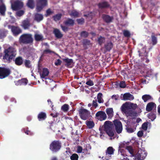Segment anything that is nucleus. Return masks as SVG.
I'll use <instances>...</instances> for the list:
<instances>
[{
	"label": "nucleus",
	"instance_id": "45",
	"mask_svg": "<svg viewBox=\"0 0 160 160\" xmlns=\"http://www.w3.org/2000/svg\"><path fill=\"white\" fill-rule=\"evenodd\" d=\"M126 130L128 132L131 133L134 132L135 131V129L130 127H127L126 128Z\"/></svg>",
	"mask_w": 160,
	"mask_h": 160
},
{
	"label": "nucleus",
	"instance_id": "37",
	"mask_svg": "<svg viewBox=\"0 0 160 160\" xmlns=\"http://www.w3.org/2000/svg\"><path fill=\"white\" fill-rule=\"evenodd\" d=\"M108 4L106 2L100 3L98 5V7L99 8H106L108 7Z\"/></svg>",
	"mask_w": 160,
	"mask_h": 160
},
{
	"label": "nucleus",
	"instance_id": "21",
	"mask_svg": "<svg viewBox=\"0 0 160 160\" xmlns=\"http://www.w3.org/2000/svg\"><path fill=\"white\" fill-rule=\"evenodd\" d=\"M63 60L66 62V65L68 67H71L72 66L73 63L72 59L67 58L63 59Z\"/></svg>",
	"mask_w": 160,
	"mask_h": 160
},
{
	"label": "nucleus",
	"instance_id": "56",
	"mask_svg": "<svg viewBox=\"0 0 160 160\" xmlns=\"http://www.w3.org/2000/svg\"><path fill=\"white\" fill-rule=\"evenodd\" d=\"M78 23L79 24H82L84 22V20L83 18H82L80 19L77 20Z\"/></svg>",
	"mask_w": 160,
	"mask_h": 160
},
{
	"label": "nucleus",
	"instance_id": "29",
	"mask_svg": "<svg viewBox=\"0 0 160 160\" xmlns=\"http://www.w3.org/2000/svg\"><path fill=\"white\" fill-rule=\"evenodd\" d=\"M65 25L68 26L72 25L74 24L73 21L70 19H68L64 22Z\"/></svg>",
	"mask_w": 160,
	"mask_h": 160
},
{
	"label": "nucleus",
	"instance_id": "55",
	"mask_svg": "<svg viewBox=\"0 0 160 160\" xmlns=\"http://www.w3.org/2000/svg\"><path fill=\"white\" fill-rule=\"evenodd\" d=\"M143 135V132L142 131H139L137 133V135L139 137H141Z\"/></svg>",
	"mask_w": 160,
	"mask_h": 160
},
{
	"label": "nucleus",
	"instance_id": "22",
	"mask_svg": "<svg viewBox=\"0 0 160 160\" xmlns=\"http://www.w3.org/2000/svg\"><path fill=\"white\" fill-rule=\"evenodd\" d=\"M6 11V7L5 5L3 4L0 5V13L1 15L3 16H4Z\"/></svg>",
	"mask_w": 160,
	"mask_h": 160
},
{
	"label": "nucleus",
	"instance_id": "42",
	"mask_svg": "<svg viewBox=\"0 0 160 160\" xmlns=\"http://www.w3.org/2000/svg\"><path fill=\"white\" fill-rule=\"evenodd\" d=\"M112 44L111 42H109L105 45V48L107 50H110L112 47Z\"/></svg>",
	"mask_w": 160,
	"mask_h": 160
},
{
	"label": "nucleus",
	"instance_id": "9",
	"mask_svg": "<svg viewBox=\"0 0 160 160\" xmlns=\"http://www.w3.org/2000/svg\"><path fill=\"white\" fill-rule=\"evenodd\" d=\"M22 2L19 0L14 1L12 3L11 7L13 10L17 11L21 8L23 6Z\"/></svg>",
	"mask_w": 160,
	"mask_h": 160
},
{
	"label": "nucleus",
	"instance_id": "51",
	"mask_svg": "<svg viewBox=\"0 0 160 160\" xmlns=\"http://www.w3.org/2000/svg\"><path fill=\"white\" fill-rule=\"evenodd\" d=\"M82 148L81 147L78 146L77 147V152L78 153H81L82 152Z\"/></svg>",
	"mask_w": 160,
	"mask_h": 160
},
{
	"label": "nucleus",
	"instance_id": "40",
	"mask_svg": "<svg viewBox=\"0 0 160 160\" xmlns=\"http://www.w3.org/2000/svg\"><path fill=\"white\" fill-rule=\"evenodd\" d=\"M61 108L64 112H67L68 110L69 105L67 104H65Z\"/></svg>",
	"mask_w": 160,
	"mask_h": 160
},
{
	"label": "nucleus",
	"instance_id": "6",
	"mask_svg": "<svg viewBox=\"0 0 160 160\" xmlns=\"http://www.w3.org/2000/svg\"><path fill=\"white\" fill-rule=\"evenodd\" d=\"M61 147V143L58 141H53L50 145V149L53 152L58 151Z\"/></svg>",
	"mask_w": 160,
	"mask_h": 160
},
{
	"label": "nucleus",
	"instance_id": "17",
	"mask_svg": "<svg viewBox=\"0 0 160 160\" xmlns=\"http://www.w3.org/2000/svg\"><path fill=\"white\" fill-rule=\"evenodd\" d=\"M49 74V71L47 68H43L42 71L40 73L41 78L42 79H46V77Z\"/></svg>",
	"mask_w": 160,
	"mask_h": 160
},
{
	"label": "nucleus",
	"instance_id": "24",
	"mask_svg": "<svg viewBox=\"0 0 160 160\" xmlns=\"http://www.w3.org/2000/svg\"><path fill=\"white\" fill-rule=\"evenodd\" d=\"M106 112L109 118H112L113 115V112L112 108H108L106 110Z\"/></svg>",
	"mask_w": 160,
	"mask_h": 160
},
{
	"label": "nucleus",
	"instance_id": "39",
	"mask_svg": "<svg viewBox=\"0 0 160 160\" xmlns=\"http://www.w3.org/2000/svg\"><path fill=\"white\" fill-rule=\"evenodd\" d=\"M83 43L84 46L86 48H87L88 46H90L91 44L89 40L86 39L83 40Z\"/></svg>",
	"mask_w": 160,
	"mask_h": 160
},
{
	"label": "nucleus",
	"instance_id": "50",
	"mask_svg": "<svg viewBox=\"0 0 160 160\" xmlns=\"http://www.w3.org/2000/svg\"><path fill=\"white\" fill-rule=\"evenodd\" d=\"M98 41L100 44H101L104 41V38L102 37H100L98 39Z\"/></svg>",
	"mask_w": 160,
	"mask_h": 160
},
{
	"label": "nucleus",
	"instance_id": "49",
	"mask_svg": "<svg viewBox=\"0 0 160 160\" xmlns=\"http://www.w3.org/2000/svg\"><path fill=\"white\" fill-rule=\"evenodd\" d=\"M8 14L10 15V17L11 19L9 21L11 23L14 22L15 21V19L13 17L11 16L12 13L11 12H8Z\"/></svg>",
	"mask_w": 160,
	"mask_h": 160
},
{
	"label": "nucleus",
	"instance_id": "61",
	"mask_svg": "<svg viewBox=\"0 0 160 160\" xmlns=\"http://www.w3.org/2000/svg\"><path fill=\"white\" fill-rule=\"evenodd\" d=\"M52 13V11L50 9H48L46 11V16H48Z\"/></svg>",
	"mask_w": 160,
	"mask_h": 160
},
{
	"label": "nucleus",
	"instance_id": "28",
	"mask_svg": "<svg viewBox=\"0 0 160 160\" xmlns=\"http://www.w3.org/2000/svg\"><path fill=\"white\" fill-rule=\"evenodd\" d=\"M152 98L149 95H144L142 96V98L144 102H146L148 101L151 99Z\"/></svg>",
	"mask_w": 160,
	"mask_h": 160
},
{
	"label": "nucleus",
	"instance_id": "8",
	"mask_svg": "<svg viewBox=\"0 0 160 160\" xmlns=\"http://www.w3.org/2000/svg\"><path fill=\"white\" fill-rule=\"evenodd\" d=\"M114 149L112 147H109L107 149L106 151V154L105 156L102 158V160H110L113 154Z\"/></svg>",
	"mask_w": 160,
	"mask_h": 160
},
{
	"label": "nucleus",
	"instance_id": "59",
	"mask_svg": "<svg viewBox=\"0 0 160 160\" xmlns=\"http://www.w3.org/2000/svg\"><path fill=\"white\" fill-rule=\"evenodd\" d=\"M105 133L103 132V131H101L100 137L101 138L104 139L105 138Z\"/></svg>",
	"mask_w": 160,
	"mask_h": 160
},
{
	"label": "nucleus",
	"instance_id": "15",
	"mask_svg": "<svg viewBox=\"0 0 160 160\" xmlns=\"http://www.w3.org/2000/svg\"><path fill=\"white\" fill-rule=\"evenodd\" d=\"M8 27L9 28L11 29L13 34L15 36L21 32V30L18 27L10 26H8Z\"/></svg>",
	"mask_w": 160,
	"mask_h": 160
},
{
	"label": "nucleus",
	"instance_id": "60",
	"mask_svg": "<svg viewBox=\"0 0 160 160\" xmlns=\"http://www.w3.org/2000/svg\"><path fill=\"white\" fill-rule=\"evenodd\" d=\"M126 86L125 82L122 81L120 83V87L121 88H124Z\"/></svg>",
	"mask_w": 160,
	"mask_h": 160
},
{
	"label": "nucleus",
	"instance_id": "41",
	"mask_svg": "<svg viewBox=\"0 0 160 160\" xmlns=\"http://www.w3.org/2000/svg\"><path fill=\"white\" fill-rule=\"evenodd\" d=\"M103 18L107 22H110L112 20L111 18L108 15H104Z\"/></svg>",
	"mask_w": 160,
	"mask_h": 160
},
{
	"label": "nucleus",
	"instance_id": "27",
	"mask_svg": "<svg viewBox=\"0 0 160 160\" xmlns=\"http://www.w3.org/2000/svg\"><path fill=\"white\" fill-rule=\"evenodd\" d=\"M86 124L89 128H92L94 126V123L91 121H87L86 122Z\"/></svg>",
	"mask_w": 160,
	"mask_h": 160
},
{
	"label": "nucleus",
	"instance_id": "36",
	"mask_svg": "<svg viewBox=\"0 0 160 160\" xmlns=\"http://www.w3.org/2000/svg\"><path fill=\"white\" fill-rule=\"evenodd\" d=\"M35 40L37 41L42 40L43 39V37L41 34H36L35 35Z\"/></svg>",
	"mask_w": 160,
	"mask_h": 160
},
{
	"label": "nucleus",
	"instance_id": "34",
	"mask_svg": "<svg viewBox=\"0 0 160 160\" xmlns=\"http://www.w3.org/2000/svg\"><path fill=\"white\" fill-rule=\"evenodd\" d=\"M27 5V6L30 8H33L34 6V3L33 0H28Z\"/></svg>",
	"mask_w": 160,
	"mask_h": 160
},
{
	"label": "nucleus",
	"instance_id": "52",
	"mask_svg": "<svg viewBox=\"0 0 160 160\" xmlns=\"http://www.w3.org/2000/svg\"><path fill=\"white\" fill-rule=\"evenodd\" d=\"M123 34L125 37H128L130 36V34L129 31L125 30L123 31Z\"/></svg>",
	"mask_w": 160,
	"mask_h": 160
},
{
	"label": "nucleus",
	"instance_id": "10",
	"mask_svg": "<svg viewBox=\"0 0 160 160\" xmlns=\"http://www.w3.org/2000/svg\"><path fill=\"white\" fill-rule=\"evenodd\" d=\"M36 0L37 2L36 10L37 11L39 12L47 5V1L46 0Z\"/></svg>",
	"mask_w": 160,
	"mask_h": 160
},
{
	"label": "nucleus",
	"instance_id": "32",
	"mask_svg": "<svg viewBox=\"0 0 160 160\" xmlns=\"http://www.w3.org/2000/svg\"><path fill=\"white\" fill-rule=\"evenodd\" d=\"M7 31L3 29L0 30V39H2L6 36Z\"/></svg>",
	"mask_w": 160,
	"mask_h": 160
},
{
	"label": "nucleus",
	"instance_id": "7",
	"mask_svg": "<svg viewBox=\"0 0 160 160\" xmlns=\"http://www.w3.org/2000/svg\"><path fill=\"white\" fill-rule=\"evenodd\" d=\"M20 41L23 43H29L32 42V38L31 34H25L20 37Z\"/></svg>",
	"mask_w": 160,
	"mask_h": 160
},
{
	"label": "nucleus",
	"instance_id": "3",
	"mask_svg": "<svg viewBox=\"0 0 160 160\" xmlns=\"http://www.w3.org/2000/svg\"><path fill=\"white\" fill-rule=\"evenodd\" d=\"M4 53L3 59L8 62H10L12 60L16 55V50L11 47H9L7 49H5Z\"/></svg>",
	"mask_w": 160,
	"mask_h": 160
},
{
	"label": "nucleus",
	"instance_id": "18",
	"mask_svg": "<svg viewBox=\"0 0 160 160\" xmlns=\"http://www.w3.org/2000/svg\"><path fill=\"white\" fill-rule=\"evenodd\" d=\"M134 99L133 96L129 93H127L123 95V98L122 100H132Z\"/></svg>",
	"mask_w": 160,
	"mask_h": 160
},
{
	"label": "nucleus",
	"instance_id": "33",
	"mask_svg": "<svg viewBox=\"0 0 160 160\" xmlns=\"http://www.w3.org/2000/svg\"><path fill=\"white\" fill-rule=\"evenodd\" d=\"M148 118L150 119L152 121H153L156 118L155 114L152 112H150L149 113L148 115Z\"/></svg>",
	"mask_w": 160,
	"mask_h": 160
},
{
	"label": "nucleus",
	"instance_id": "47",
	"mask_svg": "<svg viewBox=\"0 0 160 160\" xmlns=\"http://www.w3.org/2000/svg\"><path fill=\"white\" fill-rule=\"evenodd\" d=\"M23 81L26 82V80L25 78H23L21 80H19L18 81H16L15 82V84L16 85H21V82H22Z\"/></svg>",
	"mask_w": 160,
	"mask_h": 160
},
{
	"label": "nucleus",
	"instance_id": "13",
	"mask_svg": "<svg viewBox=\"0 0 160 160\" xmlns=\"http://www.w3.org/2000/svg\"><path fill=\"white\" fill-rule=\"evenodd\" d=\"M115 129L117 133H120L122 130V127L121 122L118 120H115L113 122Z\"/></svg>",
	"mask_w": 160,
	"mask_h": 160
},
{
	"label": "nucleus",
	"instance_id": "44",
	"mask_svg": "<svg viewBox=\"0 0 160 160\" xmlns=\"http://www.w3.org/2000/svg\"><path fill=\"white\" fill-rule=\"evenodd\" d=\"M152 44L153 45L156 44L157 42V38L155 37L154 36H152Z\"/></svg>",
	"mask_w": 160,
	"mask_h": 160
},
{
	"label": "nucleus",
	"instance_id": "64",
	"mask_svg": "<svg viewBox=\"0 0 160 160\" xmlns=\"http://www.w3.org/2000/svg\"><path fill=\"white\" fill-rule=\"evenodd\" d=\"M93 106H94L95 108L98 106V104L97 103L96 100H93L92 102V105Z\"/></svg>",
	"mask_w": 160,
	"mask_h": 160
},
{
	"label": "nucleus",
	"instance_id": "48",
	"mask_svg": "<svg viewBox=\"0 0 160 160\" xmlns=\"http://www.w3.org/2000/svg\"><path fill=\"white\" fill-rule=\"evenodd\" d=\"M148 122H146L143 123L142 125V128L144 130H147L148 128Z\"/></svg>",
	"mask_w": 160,
	"mask_h": 160
},
{
	"label": "nucleus",
	"instance_id": "20",
	"mask_svg": "<svg viewBox=\"0 0 160 160\" xmlns=\"http://www.w3.org/2000/svg\"><path fill=\"white\" fill-rule=\"evenodd\" d=\"M34 19L37 22H40L43 19V16L41 14L36 13L35 15Z\"/></svg>",
	"mask_w": 160,
	"mask_h": 160
},
{
	"label": "nucleus",
	"instance_id": "38",
	"mask_svg": "<svg viewBox=\"0 0 160 160\" xmlns=\"http://www.w3.org/2000/svg\"><path fill=\"white\" fill-rule=\"evenodd\" d=\"M24 12L23 10L18 11L16 12V16L21 17L24 14Z\"/></svg>",
	"mask_w": 160,
	"mask_h": 160
},
{
	"label": "nucleus",
	"instance_id": "23",
	"mask_svg": "<svg viewBox=\"0 0 160 160\" xmlns=\"http://www.w3.org/2000/svg\"><path fill=\"white\" fill-rule=\"evenodd\" d=\"M91 149V147L89 144L86 145L85 148L83 149V152L86 154H89Z\"/></svg>",
	"mask_w": 160,
	"mask_h": 160
},
{
	"label": "nucleus",
	"instance_id": "57",
	"mask_svg": "<svg viewBox=\"0 0 160 160\" xmlns=\"http://www.w3.org/2000/svg\"><path fill=\"white\" fill-rule=\"evenodd\" d=\"M81 35L82 37H85L88 36V33L86 32H83L81 33Z\"/></svg>",
	"mask_w": 160,
	"mask_h": 160
},
{
	"label": "nucleus",
	"instance_id": "4",
	"mask_svg": "<svg viewBox=\"0 0 160 160\" xmlns=\"http://www.w3.org/2000/svg\"><path fill=\"white\" fill-rule=\"evenodd\" d=\"M134 152L133 150L132 155V157H133V159L134 160H144L147 155V153L145 151L144 149L142 148L139 149L138 152L134 155Z\"/></svg>",
	"mask_w": 160,
	"mask_h": 160
},
{
	"label": "nucleus",
	"instance_id": "12",
	"mask_svg": "<svg viewBox=\"0 0 160 160\" xmlns=\"http://www.w3.org/2000/svg\"><path fill=\"white\" fill-rule=\"evenodd\" d=\"M9 70L7 68H0V78H3L9 75Z\"/></svg>",
	"mask_w": 160,
	"mask_h": 160
},
{
	"label": "nucleus",
	"instance_id": "2",
	"mask_svg": "<svg viewBox=\"0 0 160 160\" xmlns=\"http://www.w3.org/2000/svg\"><path fill=\"white\" fill-rule=\"evenodd\" d=\"M137 107V104L131 102H126L121 107V110L127 116H132L134 113L133 110Z\"/></svg>",
	"mask_w": 160,
	"mask_h": 160
},
{
	"label": "nucleus",
	"instance_id": "54",
	"mask_svg": "<svg viewBox=\"0 0 160 160\" xmlns=\"http://www.w3.org/2000/svg\"><path fill=\"white\" fill-rule=\"evenodd\" d=\"M62 62V61L59 59H57L55 62V64L56 66H58L60 65Z\"/></svg>",
	"mask_w": 160,
	"mask_h": 160
},
{
	"label": "nucleus",
	"instance_id": "63",
	"mask_svg": "<svg viewBox=\"0 0 160 160\" xmlns=\"http://www.w3.org/2000/svg\"><path fill=\"white\" fill-rule=\"evenodd\" d=\"M61 27L63 31L66 32L68 30V28H67L63 26L62 25H61Z\"/></svg>",
	"mask_w": 160,
	"mask_h": 160
},
{
	"label": "nucleus",
	"instance_id": "16",
	"mask_svg": "<svg viewBox=\"0 0 160 160\" xmlns=\"http://www.w3.org/2000/svg\"><path fill=\"white\" fill-rule=\"evenodd\" d=\"M156 108V105L153 102H150L148 103L146 107V110L148 112H150Z\"/></svg>",
	"mask_w": 160,
	"mask_h": 160
},
{
	"label": "nucleus",
	"instance_id": "58",
	"mask_svg": "<svg viewBox=\"0 0 160 160\" xmlns=\"http://www.w3.org/2000/svg\"><path fill=\"white\" fill-rule=\"evenodd\" d=\"M86 84L89 86H92L94 85V83L92 81L90 80L86 82Z\"/></svg>",
	"mask_w": 160,
	"mask_h": 160
},
{
	"label": "nucleus",
	"instance_id": "35",
	"mask_svg": "<svg viewBox=\"0 0 160 160\" xmlns=\"http://www.w3.org/2000/svg\"><path fill=\"white\" fill-rule=\"evenodd\" d=\"M102 94L101 93H99L97 96L98 102L99 103H103V100L102 99Z\"/></svg>",
	"mask_w": 160,
	"mask_h": 160
},
{
	"label": "nucleus",
	"instance_id": "53",
	"mask_svg": "<svg viewBox=\"0 0 160 160\" xmlns=\"http://www.w3.org/2000/svg\"><path fill=\"white\" fill-rule=\"evenodd\" d=\"M142 120L140 118H138L137 119H134L133 121L135 122V123H138L140 122H141ZM138 125V124H136L135 126H137Z\"/></svg>",
	"mask_w": 160,
	"mask_h": 160
},
{
	"label": "nucleus",
	"instance_id": "19",
	"mask_svg": "<svg viewBox=\"0 0 160 160\" xmlns=\"http://www.w3.org/2000/svg\"><path fill=\"white\" fill-rule=\"evenodd\" d=\"M30 26L29 21L28 19L23 21L22 23L21 26L24 29L28 28Z\"/></svg>",
	"mask_w": 160,
	"mask_h": 160
},
{
	"label": "nucleus",
	"instance_id": "62",
	"mask_svg": "<svg viewBox=\"0 0 160 160\" xmlns=\"http://www.w3.org/2000/svg\"><path fill=\"white\" fill-rule=\"evenodd\" d=\"M25 66L27 67H29L30 66V63L29 61L26 60L25 62Z\"/></svg>",
	"mask_w": 160,
	"mask_h": 160
},
{
	"label": "nucleus",
	"instance_id": "5",
	"mask_svg": "<svg viewBox=\"0 0 160 160\" xmlns=\"http://www.w3.org/2000/svg\"><path fill=\"white\" fill-rule=\"evenodd\" d=\"M104 131L110 137H112L114 135V133L110 122L107 121L105 122Z\"/></svg>",
	"mask_w": 160,
	"mask_h": 160
},
{
	"label": "nucleus",
	"instance_id": "46",
	"mask_svg": "<svg viewBox=\"0 0 160 160\" xmlns=\"http://www.w3.org/2000/svg\"><path fill=\"white\" fill-rule=\"evenodd\" d=\"M61 14H58L53 17L55 21H57L59 20L61 17Z\"/></svg>",
	"mask_w": 160,
	"mask_h": 160
},
{
	"label": "nucleus",
	"instance_id": "31",
	"mask_svg": "<svg viewBox=\"0 0 160 160\" xmlns=\"http://www.w3.org/2000/svg\"><path fill=\"white\" fill-rule=\"evenodd\" d=\"M70 14L71 16L74 17H78L80 15V13L78 12L75 10L72 11Z\"/></svg>",
	"mask_w": 160,
	"mask_h": 160
},
{
	"label": "nucleus",
	"instance_id": "11",
	"mask_svg": "<svg viewBox=\"0 0 160 160\" xmlns=\"http://www.w3.org/2000/svg\"><path fill=\"white\" fill-rule=\"evenodd\" d=\"M79 114L81 118L84 120L87 119L90 114V112L88 110L83 108L79 110Z\"/></svg>",
	"mask_w": 160,
	"mask_h": 160
},
{
	"label": "nucleus",
	"instance_id": "26",
	"mask_svg": "<svg viewBox=\"0 0 160 160\" xmlns=\"http://www.w3.org/2000/svg\"><path fill=\"white\" fill-rule=\"evenodd\" d=\"M54 33L56 37L58 38H61L62 36V34L60 31L58 29H55L54 31Z\"/></svg>",
	"mask_w": 160,
	"mask_h": 160
},
{
	"label": "nucleus",
	"instance_id": "43",
	"mask_svg": "<svg viewBox=\"0 0 160 160\" xmlns=\"http://www.w3.org/2000/svg\"><path fill=\"white\" fill-rule=\"evenodd\" d=\"M78 156L76 154H73L70 157L72 160H78Z\"/></svg>",
	"mask_w": 160,
	"mask_h": 160
},
{
	"label": "nucleus",
	"instance_id": "25",
	"mask_svg": "<svg viewBox=\"0 0 160 160\" xmlns=\"http://www.w3.org/2000/svg\"><path fill=\"white\" fill-rule=\"evenodd\" d=\"M46 118V114L43 112H40L38 115V118L39 121L44 120Z\"/></svg>",
	"mask_w": 160,
	"mask_h": 160
},
{
	"label": "nucleus",
	"instance_id": "30",
	"mask_svg": "<svg viewBox=\"0 0 160 160\" xmlns=\"http://www.w3.org/2000/svg\"><path fill=\"white\" fill-rule=\"evenodd\" d=\"M23 60L22 58L19 57L17 58L15 60V63L17 65H21L22 63Z\"/></svg>",
	"mask_w": 160,
	"mask_h": 160
},
{
	"label": "nucleus",
	"instance_id": "1",
	"mask_svg": "<svg viewBox=\"0 0 160 160\" xmlns=\"http://www.w3.org/2000/svg\"><path fill=\"white\" fill-rule=\"evenodd\" d=\"M128 144V142H121L119 143L118 156L121 160H129L123 148H126L130 153L132 155L133 149L131 146H127Z\"/></svg>",
	"mask_w": 160,
	"mask_h": 160
},
{
	"label": "nucleus",
	"instance_id": "14",
	"mask_svg": "<svg viewBox=\"0 0 160 160\" xmlns=\"http://www.w3.org/2000/svg\"><path fill=\"white\" fill-rule=\"evenodd\" d=\"M96 117L98 120L101 121L105 120L107 117L105 113L102 111L98 112L96 114Z\"/></svg>",
	"mask_w": 160,
	"mask_h": 160
}]
</instances>
